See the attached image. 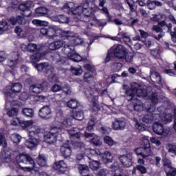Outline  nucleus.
Returning a JSON list of instances; mask_svg holds the SVG:
<instances>
[{"label":"nucleus","instance_id":"nucleus-21","mask_svg":"<svg viewBox=\"0 0 176 176\" xmlns=\"http://www.w3.org/2000/svg\"><path fill=\"white\" fill-rule=\"evenodd\" d=\"M68 143H65L60 146V153L63 157L69 162H73L72 150H71V145H69V141Z\"/></svg>","mask_w":176,"mask_h":176},{"label":"nucleus","instance_id":"nucleus-11","mask_svg":"<svg viewBox=\"0 0 176 176\" xmlns=\"http://www.w3.org/2000/svg\"><path fill=\"white\" fill-rule=\"evenodd\" d=\"M28 52H29V53H35V52H38L32 55L30 58V63L33 64L34 67L36 65L35 63L41 61V60H43V56H46V52L41 53V48L38 47V45L32 43L28 45Z\"/></svg>","mask_w":176,"mask_h":176},{"label":"nucleus","instance_id":"nucleus-35","mask_svg":"<svg viewBox=\"0 0 176 176\" xmlns=\"http://www.w3.org/2000/svg\"><path fill=\"white\" fill-rule=\"evenodd\" d=\"M36 14L38 17H43L49 14V9L45 7H38L36 9Z\"/></svg>","mask_w":176,"mask_h":176},{"label":"nucleus","instance_id":"nucleus-49","mask_svg":"<svg viewBox=\"0 0 176 176\" xmlns=\"http://www.w3.org/2000/svg\"><path fill=\"white\" fill-rule=\"evenodd\" d=\"M85 35H87V36H89V43H88L89 46H91V45L93 44V42H94L96 39H98V38H100V36L96 35V34H89V32L86 30L85 31Z\"/></svg>","mask_w":176,"mask_h":176},{"label":"nucleus","instance_id":"nucleus-4","mask_svg":"<svg viewBox=\"0 0 176 176\" xmlns=\"http://www.w3.org/2000/svg\"><path fill=\"white\" fill-rule=\"evenodd\" d=\"M67 133L69 135L71 142L74 148H80L81 152H83L85 156H87L88 159L91 160V156H98L100 157L104 163L106 164L108 163H112V159L113 156L109 151H105L104 153L99 149H91L86 148L83 142H74V140H78L80 138V133L79 132V129L78 128H72L71 129L67 130Z\"/></svg>","mask_w":176,"mask_h":176},{"label":"nucleus","instance_id":"nucleus-15","mask_svg":"<svg viewBox=\"0 0 176 176\" xmlns=\"http://www.w3.org/2000/svg\"><path fill=\"white\" fill-rule=\"evenodd\" d=\"M10 57L6 66V72H10L12 75H14V74H13V69L16 68L17 66V60H19V52H12Z\"/></svg>","mask_w":176,"mask_h":176},{"label":"nucleus","instance_id":"nucleus-10","mask_svg":"<svg viewBox=\"0 0 176 176\" xmlns=\"http://www.w3.org/2000/svg\"><path fill=\"white\" fill-rule=\"evenodd\" d=\"M140 144L143 147H139L135 149L137 156H141L142 159H149V156L152 155V150L151 149V144L149 139L146 136H142L140 138Z\"/></svg>","mask_w":176,"mask_h":176},{"label":"nucleus","instance_id":"nucleus-58","mask_svg":"<svg viewBox=\"0 0 176 176\" xmlns=\"http://www.w3.org/2000/svg\"><path fill=\"white\" fill-rule=\"evenodd\" d=\"M122 67H123L122 63H114L112 65L111 68L114 72H119V71L122 69Z\"/></svg>","mask_w":176,"mask_h":176},{"label":"nucleus","instance_id":"nucleus-33","mask_svg":"<svg viewBox=\"0 0 176 176\" xmlns=\"http://www.w3.org/2000/svg\"><path fill=\"white\" fill-rule=\"evenodd\" d=\"M9 23H10V24L12 25H16L17 24V23H18V24H20L21 25H23L24 24H27V21L25 20V19L24 17L18 16H16V18L11 17L9 19Z\"/></svg>","mask_w":176,"mask_h":176},{"label":"nucleus","instance_id":"nucleus-40","mask_svg":"<svg viewBox=\"0 0 176 176\" xmlns=\"http://www.w3.org/2000/svg\"><path fill=\"white\" fill-rule=\"evenodd\" d=\"M32 23L36 27H47L49 25V22L39 19H34Z\"/></svg>","mask_w":176,"mask_h":176},{"label":"nucleus","instance_id":"nucleus-12","mask_svg":"<svg viewBox=\"0 0 176 176\" xmlns=\"http://www.w3.org/2000/svg\"><path fill=\"white\" fill-rule=\"evenodd\" d=\"M41 133V129L38 126H32L31 129L28 132L29 139L25 142V146L28 149H32L36 148L39 145L41 140L39 139L34 138V135H36Z\"/></svg>","mask_w":176,"mask_h":176},{"label":"nucleus","instance_id":"nucleus-32","mask_svg":"<svg viewBox=\"0 0 176 176\" xmlns=\"http://www.w3.org/2000/svg\"><path fill=\"white\" fill-rule=\"evenodd\" d=\"M45 85H46V82H43L42 84H36L30 86V93H34V94H39V93H42L45 89L47 88V85H46V87H43Z\"/></svg>","mask_w":176,"mask_h":176},{"label":"nucleus","instance_id":"nucleus-24","mask_svg":"<svg viewBox=\"0 0 176 176\" xmlns=\"http://www.w3.org/2000/svg\"><path fill=\"white\" fill-rule=\"evenodd\" d=\"M38 116L43 120H49V119H52L53 115L52 113L50 107L43 106L41 109H40L38 111Z\"/></svg>","mask_w":176,"mask_h":176},{"label":"nucleus","instance_id":"nucleus-60","mask_svg":"<svg viewBox=\"0 0 176 176\" xmlns=\"http://www.w3.org/2000/svg\"><path fill=\"white\" fill-rule=\"evenodd\" d=\"M120 76L119 74H113L112 76H111V82L110 83H108V82H104L103 83V87H108V86H109V85L112 84V83H115V79H116V78H120Z\"/></svg>","mask_w":176,"mask_h":176},{"label":"nucleus","instance_id":"nucleus-30","mask_svg":"<svg viewBox=\"0 0 176 176\" xmlns=\"http://www.w3.org/2000/svg\"><path fill=\"white\" fill-rule=\"evenodd\" d=\"M52 21H55L56 23H60L62 24H69V18L64 14H59V15H54L51 16Z\"/></svg>","mask_w":176,"mask_h":176},{"label":"nucleus","instance_id":"nucleus-29","mask_svg":"<svg viewBox=\"0 0 176 176\" xmlns=\"http://www.w3.org/2000/svg\"><path fill=\"white\" fill-rule=\"evenodd\" d=\"M67 40H64V38H61V39L56 40L49 44L50 50H58V49H61L64 45H66Z\"/></svg>","mask_w":176,"mask_h":176},{"label":"nucleus","instance_id":"nucleus-2","mask_svg":"<svg viewBox=\"0 0 176 176\" xmlns=\"http://www.w3.org/2000/svg\"><path fill=\"white\" fill-rule=\"evenodd\" d=\"M63 39L67 41V44L65 45L61 50L62 54L65 56L60 57V60L56 62V65H60V67H57L59 71L65 69L64 67L69 64V60L75 63H79L82 60V56L75 52V46L82 44L83 40L75 36L74 33L68 30H66Z\"/></svg>","mask_w":176,"mask_h":176},{"label":"nucleus","instance_id":"nucleus-37","mask_svg":"<svg viewBox=\"0 0 176 176\" xmlns=\"http://www.w3.org/2000/svg\"><path fill=\"white\" fill-rule=\"evenodd\" d=\"M21 113L25 118H32L35 115V113L34 112V110L32 108L22 109Z\"/></svg>","mask_w":176,"mask_h":176},{"label":"nucleus","instance_id":"nucleus-18","mask_svg":"<svg viewBox=\"0 0 176 176\" xmlns=\"http://www.w3.org/2000/svg\"><path fill=\"white\" fill-rule=\"evenodd\" d=\"M153 131L155 134H157V135H162V137H167L170 133V128H164L162 124L157 122V120L153 124Z\"/></svg>","mask_w":176,"mask_h":176},{"label":"nucleus","instance_id":"nucleus-8","mask_svg":"<svg viewBox=\"0 0 176 176\" xmlns=\"http://www.w3.org/2000/svg\"><path fill=\"white\" fill-rule=\"evenodd\" d=\"M34 68L38 71V72H43L48 76V80L52 83H58V77L54 74V67L49 65L47 63H41L40 64L34 65Z\"/></svg>","mask_w":176,"mask_h":176},{"label":"nucleus","instance_id":"nucleus-1","mask_svg":"<svg viewBox=\"0 0 176 176\" xmlns=\"http://www.w3.org/2000/svg\"><path fill=\"white\" fill-rule=\"evenodd\" d=\"M125 91V97L128 101L133 100V107L135 111L140 112H153L156 105L162 101L157 93L151 92V87L144 88L137 82H133L131 88L129 85H122Z\"/></svg>","mask_w":176,"mask_h":176},{"label":"nucleus","instance_id":"nucleus-47","mask_svg":"<svg viewBox=\"0 0 176 176\" xmlns=\"http://www.w3.org/2000/svg\"><path fill=\"white\" fill-rule=\"evenodd\" d=\"M34 124V121L32 120H21L20 126L23 129V130H25L26 129H28V127H31Z\"/></svg>","mask_w":176,"mask_h":176},{"label":"nucleus","instance_id":"nucleus-14","mask_svg":"<svg viewBox=\"0 0 176 176\" xmlns=\"http://www.w3.org/2000/svg\"><path fill=\"white\" fill-rule=\"evenodd\" d=\"M63 134V129L56 126H52L50 132L44 134V141L47 144H54Z\"/></svg>","mask_w":176,"mask_h":176},{"label":"nucleus","instance_id":"nucleus-46","mask_svg":"<svg viewBox=\"0 0 176 176\" xmlns=\"http://www.w3.org/2000/svg\"><path fill=\"white\" fill-rule=\"evenodd\" d=\"M83 79L87 83H91L94 82V76L91 72H85Z\"/></svg>","mask_w":176,"mask_h":176},{"label":"nucleus","instance_id":"nucleus-25","mask_svg":"<svg viewBox=\"0 0 176 176\" xmlns=\"http://www.w3.org/2000/svg\"><path fill=\"white\" fill-rule=\"evenodd\" d=\"M53 169L58 171V173H60V174H64V173L69 170V168H68V165L64 160H60L54 162Z\"/></svg>","mask_w":176,"mask_h":176},{"label":"nucleus","instance_id":"nucleus-57","mask_svg":"<svg viewBox=\"0 0 176 176\" xmlns=\"http://www.w3.org/2000/svg\"><path fill=\"white\" fill-rule=\"evenodd\" d=\"M164 17H166V16H164V14H153V17L151 18V21H157L159 22L162 20H163V19H164Z\"/></svg>","mask_w":176,"mask_h":176},{"label":"nucleus","instance_id":"nucleus-53","mask_svg":"<svg viewBox=\"0 0 176 176\" xmlns=\"http://www.w3.org/2000/svg\"><path fill=\"white\" fill-rule=\"evenodd\" d=\"M100 162L94 160L89 162V168L93 171H96V170H98V168H100Z\"/></svg>","mask_w":176,"mask_h":176},{"label":"nucleus","instance_id":"nucleus-42","mask_svg":"<svg viewBox=\"0 0 176 176\" xmlns=\"http://www.w3.org/2000/svg\"><path fill=\"white\" fill-rule=\"evenodd\" d=\"M71 72L73 74V75H75L76 76H80L82 74H83V69H82V67H71Z\"/></svg>","mask_w":176,"mask_h":176},{"label":"nucleus","instance_id":"nucleus-59","mask_svg":"<svg viewBox=\"0 0 176 176\" xmlns=\"http://www.w3.org/2000/svg\"><path fill=\"white\" fill-rule=\"evenodd\" d=\"M7 115L10 117L12 116H17L19 115V109L17 108H12L8 111Z\"/></svg>","mask_w":176,"mask_h":176},{"label":"nucleus","instance_id":"nucleus-56","mask_svg":"<svg viewBox=\"0 0 176 176\" xmlns=\"http://www.w3.org/2000/svg\"><path fill=\"white\" fill-rule=\"evenodd\" d=\"M111 171L113 173H121L122 168H120V164L119 162H115L111 168Z\"/></svg>","mask_w":176,"mask_h":176},{"label":"nucleus","instance_id":"nucleus-26","mask_svg":"<svg viewBox=\"0 0 176 176\" xmlns=\"http://www.w3.org/2000/svg\"><path fill=\"white\" fill-rule=\"evenodd\" d=\"M85 138H91L90 142L95 146H100V145H102V142H101L98 135L94 133L85 132Z\"/></svg>","mask_w":176,"mask_h":176},{"label":"nucleus","instance_id":"nucleus-43","mask_svg":"<svg viewBox=\"0 0 176 176\" xmlns=\"http://www.w3.org/2000/svg\"><path fill=\"white\" fill-rule=\"evenodd\" d=\"M118 36H121L124 42L127 44L131 42V38H130V34L127 32H119Z\"/></svg>","mask_w":176,"mask_h":176},{"label":"nucleus","instance_id":"nucleus-19","mask_svg":"<svg viewBox=\"0 0 176 176\" xmlns=\"http://www.w3.org/2000/svg\"><path fill=\"white\" fill-rule=\"evenodd\" d=\"M98 2L99 7L97 6H94V10H95V12H100V13L106 16L108 21H112V16L109 14L108 8L104 7L105 4L107 3V0H98Z\"/></svg>","mask_w":176,"mask_h":176},{"label":"nucleus","instance_id":"nucleus-27","mask_svg":"<svg viewBox=\"0 0 176 176\" xmlns=\"http://www.w3.org/2000/svg\"><path fill=\"white\" fill-rule=\"evenodd\" d=\"M119 160L122 164L127 168L133 166V155L130 153H127L126 155H120Z\"/></svg>","mask_w":176,"mask_h":176},{"label":"nucleus","instance_id":"nucleus-6","mask_svg":"<svg viewBox=\"0 0 176 176\" xmlns=\"http://www.w3.org/2000/svg\"><path fill=\"white\" fill-rule=\"evenodd\" d=\"M23 89V85L20 82H14L12 85L7 86L4 90L3 93L6 96V109L8 111L12 107H20L21 103L19 102L17 100H14V96H17L19 93Z\"/></svg>","mask_w":176,"mask_h":176},{"label":"nucleus","instance_id":"nucleus-50","mask_svg":"<svg viewBox=\"0 0 176 176\" xmlns=\"http://www.w3.org/2000/svg\"><path fill=\"white\" fill-rule=\"evenodd\" d=\"M104 142L107 144L109 146H113L114 145H118V142H115L112 138L110 136H105L104 138Z\"/></svg>","mask_w":176,"mask_h":176},{"label":"nucleus","instance_id":"nucleus-9","mask_svg":"<svg viewBox=\"0 0 176 176\" xmlns=\"http://www.w3.org/2000/svg\"><path fill=\"white\" fill-rule=\"evenodd\" d=\"M166 112V107L160 106L156 110V109L152 112H148V114H146L142 118L144 126L149 127V124H152L153 122H156L160 119V115Z\"/></svg>","mask_w":176,"mask_h":176},{"label":"nucleus","instance_id":"nucleus-5","mask_svg":"<svg viewBox=\"0 0 176 176\" xmlns=\"http://www.w3.org/2000/svg\"><path fill=\"white\" fill-rule=\"evenodd\" d=\"M97 12L94 10V6H90L89 3H84L76 7L72 11L73 21L76 23H87L94 17L93 13Z\"/></svg>","mask_w":176,"mask_h":176},{"label":"nucleus","instance_id":"nucleus-61","mask_svg":"<svg viewBox=\"0 0 176 176\" xmlns=\"http://www.w3.org/2000/svg\"><path fill=\"white\" fill-rule=\"evenodd\" d=\"M84 69H85L87 71H89L88 72H94V70L96 69V67L94 65L91 64H86L83 66Z\"/></svg>","mask_w":176,"mask_h":176},{"label":"nucleus","instance_id":"nucleus-34","mask_svg":"<svg viewBox=\"0 0 176 176\" xmlns=\"http://www.w3.org/2000/svg\"><path fill=\"white\" fill-rule=\"evenodd\" d=\"M150 78L151 80H155L156 83L162 85V77L160 76V74L153 69L151 70Z\"/></svg>","mask_w":176,"mask_h":176},{"label":"nucleus","instance_id":"nucleus-39","mask_svg":"<svg viewBox=\"0 0 176 176\" xmlns=\"http://www.w3.org/2000/svg\"><path fill=\"white\" fill-rule=\"evenodd\" d=\"M10 23L8 21V23L6 21H1L0 22V35H2L5 31H8L9 30V27H10Z\"/></svg>","mask_w":176,"mask_h":176},{"label":"nucleus","instance_id":"nucleus-62","mask_svg":"<svg viewBox=\"0 0 176 176\" xmlns=\"http://www.w3.org/2000/svg\"><path fill=\"white\" fill-rule=\"evenodd\" d=\"M78 170L80 174H83L85 173H87L89 171V166L86 165H79Z\"/></svg>","mask_w":176,"mask_h":176},{"label":"nucleus","instance_id":"nucleus-17","mask_svg":"<svg viewBox=\"0 0 176 176\" xmlns=\"http://www.w3.org/2000/svg\"><path fill=\"white\" fill-rule=\"evenodd\" d=\"M66 31L67 30H63L57 26L50 27L47 28V36L50 39H54L56 36H59L63 39L64 36L67 34Z\"/></svg>","mask_w":176,"mask_h":176},{"label":"nucleus","instance_id":"nucleus-13","mask_svg":"<svg viewBox=\"0 0 176 176\" xmlns=\"http://www.w3.org/2000/svg\"><path fill=\"white\" fill-rule=\"evenodd\" d=\"M34 28L30 27V25L26 24L21 28L16 26L14 29V32L20 38H27L29 42H32L34 41L35 37L32 34H34Z\"/></svg>","mask_w":176,"mask_h":176},{"label":"nucleus","instance_id":"nucleus-20","mask_svg":"<svg viewBox=\"0 0 176 176\" xmlns=\"http://www.w3.org/2000/svg\"><path fill=\"white\" fill-rule=\"evenodd\" d=\"M126 47L122 45H116L109 50V53H112L114 57L116 58L122 59L126 54Z\"/></svg>","mask_w":176,"mask_h":176},{"label":"nucleus","instance_id":"nucleus-41","mask_svg":"<svg viewBox=\"0 0 176 176\" xmlns=\"http://www.w3.org/2000/svg\"><path fill=\"white\" fill-rule=\"evenodd\" d=\"M67 105L69 108H71L72 109H76V108L79 107L80 103H79V102L76 99H71L69 102H67Z\"/></svg>","mask_w":176,"mask_h":176},{"label":"nucleus","instance_id":"nucleus-44","mask_svg":"<svg viewBox=\"0 0 176 176\" xmlns=\"http://www.w3.org/2000/svg\"><path fill=\"white\" fill-rule=\"evenodd\" d=\"M153 30L155 31V32H160V35H158V36H155V39H157V41H160V39H162V38H163V36H164L163 31H162V28H160V26L159 25H154L153 27Z\"/></svg>","mask_w":176,"mask_h":176},{"label":"nucleus","instance_id":"nucleus-36","mask_svg":"<svg viewBox=\"0 0 176 176\" xmlns=\"http://www.w3.org/2000/svg\"><path fill=\"white\" fill-rule=\"evenodd\" d=\"M36 163L40 167H46L47 160H46V157L45 156V155H39V156L36 159Z\"/></svg>","mask_w":176,"mask_h":176},{"label":"nucleus","instance_id":"nucleus-28","mask_svg":"<svg viewBox=\"0 0 176 176\" xmlns=\"http://www.w3.org/2000/svg\"><path fill=\"white\" fill-rule=\"evenodd\" d=\"M87 25H88V28L87 30H89V28H90V27H105V25H107V21H105V19H101V20H98L97 18H96V16H93L92 19H91V21H89V22L88 23H87Z\"/></svg>","mask_w":176,"mask_h":176},{"label":"nucleus","instance_id":"nucleus-7","mask_svg":"<svg viewBox=\"0 0 176 176\" xmlns=\"http://www.w3.org/2000/svg\"><path fill=\"white\" fill-rule=\"evenodd\" d=\"M85 94L88 98L89 101L92 102L93 109L95 111H98L100 110V105L98 104V96L103 97V96H108V91L107 89L100 90L97 89L96 87H92L89 88V91H85Z\"/></svg>","mask_w":176,"mask_h":176},{"label":"nucleus","instance_id":"nucleus-16","mask_svg":"<svg viewBox=\"0 0 176 176\" xmlns=\"http://www.w3.org/2000/svg\"><path fill=\"white\" fill-rule=\"evenodd\" d=\"M83 118H85L83 111L80 110L78 111H75L73 112L72 116H70L69 118L64 120L62 122V124H63V126H65L66 127H70V126H72L74 124V122H72L74 119H75L76 120H82Z\"/></svg>","mask_w":176,"mask_h":176},{"label":"nucleus","instance_id":"nucleus-63","mask_svg":"<svg viewBox=\"0 0 176 176\" xmlns=\"http://www.w3.org/2000/svg\"><path fill=\"white\" fill-rule=\"evenodd\" d=\"M28 98H30V94H28L27 91L21 93L19 96V100L22 101H25V100H28Z\"/></svg>","mask_w":176,"mask_h":176},{"label":"nucleus","instance_id":"nucleus-54","mask_svg":"<svg viewBox=\"0 0 176 176\" xmlns=\"http://www.w3.org/2000/svg\"><path fill=\"white\" fill-rule=\"evenodd\" d=\"M10 138L14 144H19L21 141V136L17 133L12 134Z\"/></svg>","mask_w":176,"mask_h":176},{"label":"nucleus","instance_id":"nucleus-45","mask_svg":"<svg viewBox=\"0 0 176 176\" xmlns=\"http://www.w3.org/2000/svg\"><path fill=\"white\" fill-rule=\"evenodd\" d=\"M31 5H32V1H26L25 3L20 4L19 6V9L24 13L27 10L30 9Z\"/></svg>","mask_w":176,"mask_h":176},{"label":"nucleus","instance_id":"nucleus-48","mask_svg":"<svg viewBox=\"0 0 176 176\" xmlns=\"http://www.w3.org/2000/svg\"><path fill=\"white\" fill-rule=\"evenodd\" d=\"M160 160H162L160 157H156L155 158L154 157H151L148 158L150 164H155L157 167H160Z\"/></svg>","mask_w":176,"mask_h":176},{"label":"nucleus","instance_id":"nucleus-52","mask_svg":"<svg viewBox=\"0 0 176 176\" xmlns=\"http://www.w3.org/2000/svg\"><path fill=\"white\" fill-rule=\"evenodd\" d=\"M162 164L164 166V171H167V170H169L171 168V161H170L169 159L164 158L162 159Z\"/></svg>","mask_w":176,"mask_h":176},{"label":"nucleus","instance_id":"nucleus-23","mask_svg":"<svg viewBox=\"0 0 176 176\" xmlns=\"http://www.w3.org/2000/svg\"><path fill=\"white\" fill-rule=\"evenodd\" d=\"M61 90H63V92L67 96H71V94H72V90H71V87L68 84H64L62 86L55 84L51 88V91L54 93H57V91H61Z\"/></svg>","mask_w":176,"mask_h":176},{"label":"nucleus","instance_id":"nucleus-55","mask_svg":"<svg viewBox=\"0 0 176 176\" xmlns=\"http://www.w3.org/2000/svg\"><path fill=\"white\" fill-rule=\"evenodd\" d=\"M74 8H75V3H74L73 2H69L66 4H65L62 8V10H63V9H67V10L70 11L72 14V12H74Z\"/></svg>","mask_w":176,"mask_h":176},{"label":"nucleus","instance_id":"nucleus-51","mask_svg":"<svg viewBox=\"0 0 176 176\" xmlns=\"http://www.w3.org/2000/svg\"><path fill=\"white\" fill-rule=\"evenodd\" d=\"M123 58H124L126 63H133V60L134 58V54L131 52H127L126 51Z\"/></svg>","mask_w":176,"mask_h":176},{"label":"nucleus","instance_id":"nucleus-38","mask_svg":"<svg viewBox=\"0 0 176 176\" xmlns=\"http://www.w3.org/2000/svg\"><path fill=\"white\" fill-rule=\"evenodd\" d=\"M157 120L158 122H160V120H162L164 124H167V123H171V122H173V115L171 113H168V114H166L162 118V116H160V119Z\"/></svg>","mask_w":176,"mask_h":176},{"label":"nucleus","instance_id":"nucleus-3","mask_svg":"<svg viewBox=\"0 0 176 176\" xmlns=\"http://www.w3.org/2000/svg\"><path fill=\"white\" fill-rule=\"evenodd\" d=\"M3 145V148L0 153V162L2 163H7V164H16L17 163H23V164H29L30 167H22L23 171H28V173H31L34 168H36V165L35 164V161L31 155L28 154H20L15 157V160H12L10 157V151H6V146L8 144L6 143V138H5V133L3 132L0 133V146Z\"/></svg>","mask_w":176,"mask_h":176},{"label":"nucleus","instance_id":"nucleus-64","mask_svg":"<svg viewBox=\"0 0 176 176\" xmlns=\"http://www.w3.org/2000/svg\"><path fill=\"white\" fill-rule=\"evenodd\" d=\"M168 170H167L166 171V176H176V168H170Z\"/></svg>","mask_w":176,"mask_h":176},{"label":"nucleus","instance_id":"nucleus-31","mask_svg":"<svg viewBox=\"0 0 176 176\" xmlns=\"http://www.w3.org/2000/svg\"><path fill=\"white\" fill-rule=\"evenodd\" d=\"M126 127V120L124 118L116 119L112 122L113 130H124Z\"/></svg>","mask_w":176,"mask_h":176},{"label":"nucleus","instance_id":"nucleus-22","mask_svg":"<svg viewBox=\"0 0 176 176\" xmlns=\"http://www.w3.org/2000/svg\"><path fill=\"white\" fill-rule=\"evenodd\" d=\"M96 123L100 126V128H97V130H99V131H101L102 134H107L108 133V130H111L109 128H105L104 126H101V122L99 121L98 122H96V118L91 117L88 122V125L87 127V130L88 131H92V130L94 129V126H96Z\"/></svg>","mask_w":176,"mask_h":176}]
</instances>
